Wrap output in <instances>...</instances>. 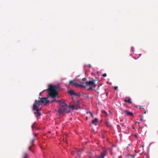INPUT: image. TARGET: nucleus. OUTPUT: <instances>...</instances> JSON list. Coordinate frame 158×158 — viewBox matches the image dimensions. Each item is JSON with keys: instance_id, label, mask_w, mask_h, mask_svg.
<instances>
[{"instance_id": "obj_1", "label": "nucleus", "mask_w": 158, "mask_h": 158, "mask_svg": "<svg viewBox=\"0 0 158 158\" xmlns=\"http://www.w3.org/2000/svg\"><path fill=\"white\" fill-rule=\"evenodd\" d=\"M49 101L48 100V98H40V100H36L33 106V110H41V108L40 107L42 103L45 102L46 103H48Z\"/></svg>"}, {"instance_id": "obj_2", "label": "nucleus", "mask_w": 158, "mask_h": 158, "mask_svg": "<svg viewBox=\"0 0 158 158\" xmlns=\"http://www.w3.org/2000/svg\"><path fill=\"white\" fill-rule=\"evenodd\" d=\"M57 102H59L60 108L58 110V111L60 114L63 112H66L67 113H69L71 111L69 110V107L67 104L63 102H61L60 100L57 101Z\"/></svg>"}, {"instance_id": "obj_3", "label": "nucleus", "mask_w": 158, "mask_h": 158, "mask_svg": "<svg viewBox=\"0 0 158 158\" xmlns=\"http://www.w3.org/2000/svg\"><path fill=\"white\" fill-rule=\"evenodd\" d=\"M58 88L55 85H50L49 86V88L46 89L48 91L49 96H50L55 97V95L58 94Z\"/></svg>"}, {"instance_id": "obj_4", "label": "nucleus", "mask_w": 158, "mask_h": 158, "mask_svg": "<svg viewBox=\"0 0 158 158\" xmlns=\"http://www.w3.org/2000/svg\"><path fill=\"white\" fill-rule=\"evenodd\" d=\"M69 84L72 86H74L76 87H79V86H83V85H79V84L76 83L75 80L70 81Z\"/></svg>"}, {"instance_id": "obj_5", "label": "nucleus", "mask_w": 158, "mask_h": 158, "mask_svg": "<svg viewBox=\"0 0 158 158\" xmlns=\"http://www.w3.org/2000/svg\"><path fill=\"white\" fill-rule=\"evenodd\" d=\"M86 79L85 77L83 78L81 81H79V83H80V84H79V85H83V86H79V87L82 88L86 86Z\"/></svg>"}, {"instance_id": "obj_6", "label": "nucleus", "mask_w": 158, "mask_h": 158, "mask_svg": "<svg viewBox=\"0 0 158 158\" xmlns=\"http://www.w3.org/2000/svg\"><path fill=\"white\" fill-rule=\"evenodd\" d=\"M90 85H92L93 86V88H94L96 87V85L95 84V81L94 80L92 81H87L86 83V86H88Z\"/></svg>"}, {"instance_id": "obj_7", "label": "nucleus", "mask_w": 158, "mask_h": 158, "mask_svg": "<svg viewBox=\"0 0 158 158\" xmlns=\"http://www.w3.org/2000/svg\"><path fill=\"white\" fill-rule=\"evenodd\" d=\"M82 149H79L78 151H77V154L78 155V156L76 157V158H82L80 156V154H81L82 151Z\"/></svg>"}, {"instance_id": "obj_8", "label": "nucleus", "mask_w": 158, "mask_h": 158, "mask_svg": "<svg viewBox=\"0 0 158 158\" xmlns=\"http://www.w3.org/2000/svg\"><path fill=\"white\" fill-rule=\"evenodd\" d=\"M68 93L71 95H77V94L76 93L72 90H70L68 91Z\"/></svg>"}, {"instance_id": "obj_9", "label": "nucleus", "mask_w": 158, "mask_h": 158, "mask_svg": "<svg viewBox=\"0 0 158 158\" xmlns=\"http://www.w3.org/2000/svg\"><path fill=\"white\" fill-rule=\"evenodd\" d=\"M41 110H36V112H35L34 113V114H35L36 115V117H38L39 116H40L41 115V113L39 112Z\"/></svg>"}, {"instance_id": "obj_10", "label": "nucleus", "mask_w": 158, "mask_h": 158, "mask_svg": "<svg viewBox=\"0 0 158 158\" xmlns=\"http://www.w3.org/2000/svg\"><path fill=\"white\" fill-rule=\"evenodd\" d=\"M124 102H128L131 104H132V102L131 101V99L128 97H126L125 98L124 100Z\"/></svg>"}, {"instance_id": "obj_11", "label": "nucleus", "mask_w": 158, "mask_h": 158, "mask_svg": "<svg viewBox=\"0 0 158 158\" xmlns=\"http://www.w3.org/2000/svg\"><path fill=\"white\" fill-rule=\"evenodd\" d=\"M98 123V119L97 118H95V119L93 120L92 121V123L95 125H97Z\"/></svg>"}, {"instance_id": "obj_12", "label": "nucleus", "mask_w": 158, "mask_h": 158, "mask_svg": "<svg viewBox=\"0 0 158 158\" xmlns=\"http://www.w3.org/2000/svg\"><path fill=\"white\" fill-rule=\"evenodd\" d=\"M23 158H29V156L26 152H24L23 154Z\"/></svg>"}, {"instance_id": "obj_13", "label": "nucleus", "mask_w": 158, "mask_h": 158, "mask_svg": "<svg viewBox=\"0 0 158 158\" xmlns=\"http://www.w3.org/2000/svg\"><path fill=\"white\" fill-rule=\"evenodd\" d=\"M69 110H70V108H71L73 110H74L75 109H76L77 110L78 109V107L77 106L76 107V106L74 105H72L70 106H69Z\"/></svg>"}, {"instance_id": "obj_14", "label": "nucleus", "mask_w": 158, "mask_h": 158, "mask_svg": "<svg viewBox=\"0 0 158 158\" xmlns=\"http://www.w3.org/2000/svg\"><path fill=\"white\" fill-rule=\"evenodd\" d=\"M35 139H33L31 141L30 143V146H31V147H32L35 141Z\"/></svg>"}, {"instance_id": "obj_15", "label": "nucleus", "mask_w": 158, "mask_h": 158, "mask_svg": "<svg viewBox=\"0 0 158 158\" xmlns=\"http://www.w3.org/2000/svg\"><path fill=\"white\" fill-rule=\"evenodd\" d=\"M105 156V155L104 153H101L100 155L97 158H104Z\"/></svg>"}, {"instance_id": "obj_16", "label": "nucleus", "mask_w": 158, "mask_h": 158, "mask_svg": "<svg viewBox=\"0 0 158 158\" xmlns=\"http://www.w3.org/2000/svg\"><path fill=\"white\" fill-rule=\"evenodd\" d=\"M66 137H67V135H63V137H64L63 141L65 143H67V142L66 140Z\"/></svg>"}, {"instance_id": "obj_17", "label": "nucleus", "mask_w": 158, "mask_h": 158, "mask_svg": "<svg viewBox=\"0 0 158 158\" xmlns=\"http://www.w3.org/2000/svg\"><path fill=\"white\" fill-rule=\"evenodd\" d=\"M127 115L132 116L133 115V114L131 112H129L128 111H127Z\"/></svg>"}, {"instance_id": "obj_18", "label": "nucleus", "mask_w": 158, "mask_h": 158, "mask_svg": "<svg viewBox=\"0 0 158 158\" xmlns=\"http://www.w3.org/2000/svg\"><path fill=\"white\" fill-rule=\"evenodd\" d=\"M57 95H55V97H54V96H50V97H51L52 98H53L54 101H56V102H57V100H56V96Z\"/></svg>"}, {"instance_id": "obj_19", "label": "nucleus", "mask_w": 158, "mask_h": 158, "mask_svg": "<svg viewBox=\"0 0 158 158\" xmlns=\"http://www.w3.org/2000/svg\"><path fill=\"white\" fill-rule=\"evenodd\" d=\"M31 146H30L29 147V150L30 151H31L32 152H33V153H34V152L32 150V149H31Z\"/></svg>"}, {"instance_id": "obj_20", "label": "nucleus", "mask_w": 158, "mask_h": 158, "mask_svg": "<svg viewBox=\"0 0 158 158\" xmlns=\"http://www.w3.org/2000/svg\"><path fill=\"white\" fill-rule=\"evenodd\" d=\"M127 110H123L122 112V114H124L125 113L127 114Z\"/></svg>"}, {"instance_id": "obj_21", "label": "nucleus", "mask_w": 158, "mask_h": 158, "mask_svg": "<svg viewBox=\"0 0 158 158\" xmlns=\"http://www.w3.org/2000/svg\"><path fill=\"white\" fill-rule=\"evenodd\" d=\"M89 113L90 114L91 116L93 118H94V116L93 114L91 113V112L90 111H89Z\"/></svg>"}, {"instance_id": "obj_22", "label": "nucleus", "mask_w": 158, "mask_h": 158, "mask_svg": "<svg viewBox=\"0 0 158 158\" xmlns=\"http://www.w3.org/2000/svg\"><path fill=\"white\" fill-rule=\"evenodd\" d=\"M35 127V123H34L31 126V128L33 129Z\"/></svg>"}, {"instance_id": "obj_23", "label": "nucleus", "mask_w": 158, "mask_h": 158, "mask_svg": "<svg viewBox=\"0 0 158 158\" xmlns=\"http://www.w3.org/2000/svg\"><path fill=\"white\" fill-rule=\"evenodd\" d=\"M106 75H107V74L106 73H104L102 74V76L103 77H106Z\"/></svg>"}, {"instance_id": "obj_24", "label": "nucleus", "mask_w": 158, "mask_h": 158, "mask_svg": "<svg viewBox=\"0 0 158 158\" xmlns=\"http://www.w3.org/2000/svg\"><path fill=\"white\" fill-rule=\"evenodd\" d=\"M88 89L92 90L93 89V88H91V87H90L89 88H88Z\"/></svg>"}, {"instance_id": "obj_25", "label": "nucleus", "mask_w": 158, "mask_h": 158, "mask_svg": "<svg viewBox=\"0 0 158 158\" xmlns=\"http://www.w3.org/2000/svg\"><path fill=\"white\" fill-rule=\"evenodd\" d=\"M118 88V86H115L114 87V89L115 90H116Z\"/></svg>"}, {"instance_id": "obj_26", "label": "nucleus", "mask_w": 158, "mask_h": 158, "mask_svg": "<svg viewBox=\"0 0 158 158\" xmlns=\"http://www.w3.org/2000/svg\"><path fill=\"white\" fill-rule=\"evenodd\" d=\"M45 90H44L43 91H42L41 93H40V95H41V94L44 91H45Z\"/></svg>"}, {"instance_id": "obj_27", "label": "nucleus", "mask_w": 158, "mask_h": 158, "mask_svg": "<svg viewBox=\"0 0 158 158\" xmlns=\"http://www.w3.org/2000/svg\"><path fill=\"white\" fill-rule=\"evenodd\" d=\"M33 134L36 137L37 136V134H36V133H33Z\"/></svg>"}, {"instance_id": "obj_28", "label": "nucleus", "mask_w": 158, "mask_h": 158, "mask_svg": "<svg viewBox=\"0 0 158 158\" xmlns=\"http://www.w3.org/2000/svg\"><path fill=\"white\" fill-rule=\"evenodd\" d=\"M106 125H107V126L108 127H110V126H109V125L108 124V123H106Z\"/></svg>"}, {"instance_id": "obj_29", "label": "nucleus", "mask_w": 158, "mask_h": 158, "mask_svg": "<svg viewBox=\"0 0 158 158\" xmlns=\"http://www.w3.org/2000/svg\"><path fill=\"white\" fill-rule=\"evenodd\" d=\"M133 49H134V48H131V51H133Z\"/></svg>"}, {"instance_id": "obj_30", "label": "nucleus", "mask_w": 158, "mask_h": 158, "mask_svg": "<svg viewBox=\"0 0 158 158\" xmlns=\"http://www.w3.org/2000/svg\"><path fill=\"white\" fill-rule=\"evenodd\" d=\"M143 107V106H142L141 107H140V108H142L143 109H144V108Z\"/></svg>"}, {"instance_id": "obj_31", "label": "nucleus", "mask_w": 158, "mask_h": 158, "mask_svg": "<svg viewBox=\"0 0 158 158\" xmlns=\"http://www.w3.org/2000/svg\"><path fill=\"white\" fill-rule=\"evenodd\" d=\"M131 157L132 158H134L135 156H134V155H132L131 156Z\"/></svg>"}, {"instance_id": "obj_32", "label": "nucleus", "mask_w": 158, "mask_h": 158, "mask_svg": "<svg viewBox=\"0 0 158 158\" xmlns=\"http://www.w3.org/2000/svg\"><path fill=\"white\" fill-rule=\"evenodd\" d=\"M143 120V118H141L140 120V121H142Z\"/></svg>"}, {"instance_id": "obj_33", "label": "nucleus", "mask_w": 158, "mask_h": 158, "mask_svg": "<svg viewBox=\"0 0 158 158\" xmlns=\"http://www.w3.org/2000/svg\"><path fill=\"white\" fill-rule=\"evenodd\" d=\"M139 123L138 122H135V124H136L137 123Z\"/></svg>"}, {"instance_id": "obj_34", "label": "nucleus", "mask_w": 158, "mask_h": 158, "mask_svg": "<svg viewBox=\"0 0 158 158\" xmlns=\"http://www.w3.org/2000/svg\"><path fill=\"white\" fill-rule=\"evenodd\" d=\"M144 114H146V111H145L144 112Z\"/></svg>"}, {"instance_id": "obj_35", "label": "nucleus", "mask_w": 158, "mask_h": 158, "mask_svg": "<svg viewBox=\"0 0 158 158\" xmlns=\"http://www.w3.org/2000/svg\"><path fill=\"white\" fill-rule=\"evenodd\" d=\"M86 119L87 120L88 119V117H86Z\"/></svg>"}, {"instance_id": "obj_36", "label": "nucleus", "mask_w": 158, "mask_h": 158, "mask_svg": "<svg viewBox=\"0 0 158 158\" xmlns=\"http://www.w3.org/2000/svg\"><path fill=\"white\" fill-rule=\"evenodd\" d=\"M48 133H50V131H48Z\"/></svg>"}]
</instances>
